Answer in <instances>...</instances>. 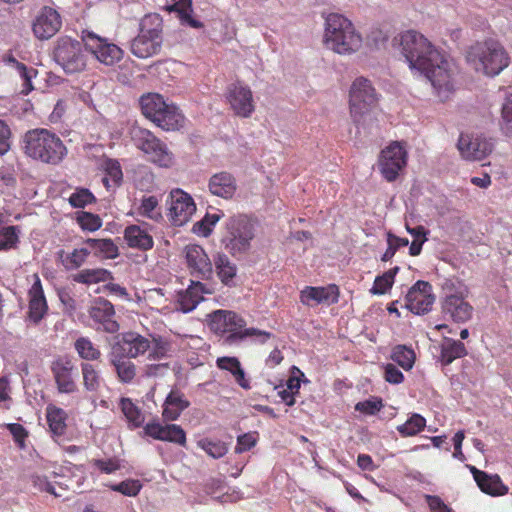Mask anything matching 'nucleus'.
Segmentation results:
<instances>
[{
  "mask_svg": "<svg viewBox=\"0 0 512 512\" xmlns=\"http://www.w3.org/2000/svg\"><path fill=\"white\" fill-rule=\"evenodd\" d=\"M395 41L398 42L409 67L425 75L440 100L448 99L454 91V65L417 31H405Z\"/></svg>",
  "mask_w": 512,
  "mask_h": 512,
  "instance_id": "obj_1",
  "label": "nucleus"
},
{
  "mask_svg": "<svg viewBox=\"0 0 512 512\" xmlns=\"http://www.w3.org/2000/svg\"><path fill=\"white\" fill-rule=\"evenodd\" d=\"M210 329L218 335H226L223 339L226 345H237L247 338L255 337L265 343L271 333L257 328H246V321L234 311L216 310L210 315Z\"/></svg>",
  "mask_w": 512,
  "mask_h": 512,
  "instance_id": "obj_2",
  "label": "nucleus"
},
{
  "mask_svg": "<svg viewBox=\"0 0 512 512\" xmlns=\"http://www.w3.org/2000/svg\"><path fill=\"white\" fill-rule=\"evenodd\" d=\"M23 150L28 157L57 165L67 155V148L58 135L48 129L36 128L23 136Z\"/></svg>",
  "mask_w": 512,
  "mask_h": 512,
  "instance_id": "obj_3",
  "label": "nucleus"
},
{
  "mask_svg": "<svg viewBox=\"0 0 512 512\" xmlns=\"http://www.w3.org/2000/svg\"><path fill=\"white\" fill-rule=\"evenodd\" d=\"M467 62L477 72L494 77L500 74L510 63V57L503 45L493 39L477 42L466 53Z\"/></svg>",
  "mask_w": 512,
  "mask_h": 512,
  "instance_id": "obj_4",
  "label": "nucleus"
},
{
  "mask_svg": "<svg viewBox=\"0 0 512 512\" xmlns=\"http://www.w3.org/2000/svg\"><path fill=\"white\" fill-rule=\"evenodd\" d=\"M324 43L326 47L341 55H350L362 45V37L346 17L331 13L326 18Z\"/></svg>",
  "mask_w": 512,
  "mask_h": 512,
  "instance_id": "obj_5",
  "label": "nucleus"
},
{
  "mask_svg": "<svg viewBox=\"0 0 512 512\" xmlns=\"http://www.w3.org/2000/svg\"><path fill=\"white\" fill-rule=\"evenodd\" d=\"M254 236V225L246 216H233L226 222L221 243L232 256H236L251 248Z\"/></svg>",
  "mask_w": 512,
  "mask_h": 512,
  "instance_id": "obj_6",
  "label": "nucleus"
},
{
  "mask_svg": "<svg viewBox=\"0 0 512 512\" xmlns=\"http://www.w3.org/2000/svg\"><path fill=\"white\" fill-rule=\"evenodd\" d=\"M131 137L135 146L140 149L148 161L159 167L169 168L174 164V155L167 145L147 129L134 127Z\"/></svg>",
  "mask_w": 512,
  "mask_h": 512,
  "instance_id": "obj_7",
  "label": "nucleus"
},
{
  "mask_svg": "<svg viewBox=\"0 0 512 512\" xmlns=\"http://www.w3.org/2000/svg\"><path fill=\"white\" fill-rule=\"evenodd\" d=\"M378 97L371 82L363 77L356 78L349 91L350 115L355 124H360L377 106Z\"/></svg>",
  "mask_w": 512,
  "mask_h": 512,
  "instance_id": "obj_8",
  "label": "nucleus"
},
{
  "mask_svg": "<svg viewBox=\"0 0 512 512\" xmlns=\"http://www.w3.org/2000/svg\"><path fill=\"white\" fill-rule=\"evenodd\" d=\"M54 59L67 73L80 72L87 65V56L82 52L80 42L69 37L58 40Z\"/></svg>",
  "mask_w": 512,
  "mask_h": 512,
  "instance_id": "obj_9",
  "label": "nucleus"
},
{
  "mask_svg": "<svg viewBox=\"0 0 512 512\" xmlns=\"http://www.w3.org/2000/svg\"><path fill=\"white\" fill-rule=\"evenodd\" d=\"M445 296L441 301L442 313L456 323L467 322L473 313V307L465 300L463 291L454 289L452 283L443 286Z\"/></svg>",
  "mask_w": 512,
  "mask_h": 512,
  "instance_id": "obj_10",
  "label": "nucleus"
},
{
  "mask_svg": "<svg viewBox=\"0 0 512 512\" xmlns=\"http://www.w3.org/2000/svg\"><path fill=\"white\" fill-rule=\"evenodd\" d=\"M407 152L399 142H394L381 151L379 169L383 177L392 182L406 166Z\"/></svg>",
  "mask_w": 512,
  "mask_h": 512,
  "instance_id": "obj_11",
  "label": "nucleus"
},
{
  "mask_svg": "<svg viewBox=\"0 0 512 512\" xmlns=\"http://www.w3.org/2000/svg\"><path fill=\"white\" fill-rule=\"evenodd\" d=\"M112 345L113 356L137 358L151 349V340L137 332H125L116 336Z\"/></svg>",
  "mask_w": 512,
  "mask_h": 512,
  "instance_id": "obj_12",
  "label": "nucleus"
},
{
  "mask_svg": "<svg viewBox=\"0 0 512 512\" xmlns=\"http://www.w3.org/2000/svg\"><path fill=\"white\" fill-rule=\"evenodd\" d=\"M184 255L191 276L200 280H209L212 278L213 264L200 245H187L184 248Z\"/></svg>",
  "mask_w": 512,
  "mask_h": 512,
  "instance_id": "obj_13",
  "label": "nucleus"
},
{
  "mask_svg": "<svg viewBox=\"0 0 512 512\" xmlns=\"http://www.w3.org/2000/svg\"><path fill=\"white\" fill-rule=\"evenodd\" d=\"M405 301V307L412 313L417 315L427 313L435 301L432 286L426 281H417L407 292Z\"/></svg>",
  "mask_w": 512,
  "mask_h": 512,
  "instance_id": "obj_14",
  "label": "nucleus"
},
{
  "mask_svg": "<svg viewBox=\"0 0 512 512\" xmlns=\"http://www.w3.org/2000/svg\"><path fill=\"white\" fill-rule=\"evenodd\" d=\"M226 99L235 115L248 118L254 111L251 89L241 82L232 83L227 88Z\"/></svg>",
  "mask_w": 512,
  "mask_h": 512,
  "instance_id": "obj_15",
  "label": "nucleus"
},
{
  "mask_svg": "<svg viewBox=\"0 0 512 512\" xmlns=\"http://www.w3.org/2000/svg\"><path fill=\"white\" fill-rule=\"evenodd\" d=\"M195 210L196 206L190 195L180 189L170 193L169 217L174 226L187 223Z\"/></svg>",
  "mask_w": 512,
  "mask_h": 512,
  "instance_id": "obj_16",
  "label": "nucleus"
},
{
  "mask_svg": "<svg viewBox=\"0 0 512 512\" xmlns=\"http://www.w3.org/2000/svg\"><path fill=\"white\" fill-rule=\"evenodd\" d=\"M61 26L60 14L51 7H44L33 21L32 30L36 38L46 40L53 37Z\"/></svg>",
  "mask_w": 512,
  "mask_h": 512,
  "instance_id": "obj_17",
  "label": "nucleus"
},
{
  "mask_svg": "<svg viewBox=\"0 0 512 512\" xmlns=\"http://www.w3.org/2000/svg\"><path fill=\"white\" fill-rule=\"evenodd\" d=\"M457 146L461 155L467 160H481L493 150V144L480 136L461 135Z\"/></svg>",
  "mask_w": 512,
  "mask_h": 512,
  "instance_id": "obj_18",
  "label": "nucleus"
},
{
  "mask_svg": "<svg viewBox=\"0 0 512 512\" xmlns=\"http://www.w3.org/2000/svg\"><path fill=\"white\" fill-rule=\"evenodd\" d=\"M57 388L61 393H73L76 384L73 377L74 365L68 357L56 359L51 366Z\"/></svg>",
  "mask_w": 512,
  "mask_h": 512,
  "instance_id": "obj_19",
  "label": "nucleus"
},
{
  "mask_svg": "<svg viewBox=\"0 0 512 512\" xmlns=\"http://www.w3.org/2000/svg\"><path fill=\"white\" fill-rule=\"evenodd\" d=\"M28 296L29 305L27 321L36 325L45 317L48 310V305L44 296L41 281L36 275L35 282L29 289Z\"/></svg>",
  "mask_w": 512,
  "mask_h": 512,
  "instance_id": "obj_20",
  "label": "nucleus"
},
{
  "mask_svg": "<svg viewBox=\"0 0 512 512\" xmlns=\"http://www.w3.org/2000/svg\"><path fill=\"white\" fill-rule=\"evenodd\" d=\"M339 291L336 285L328 287H306L300 293V301L304 305H313L320 303H336L338 301Z\"/></svg>",
  "mask_w": 512,
  "mask_h": 512,
  "instance_id": "obj_21",
  "label": "nucleus"
},
{
  "mask_svg": "<svg viewBox=\"0 0 512 512\" xmlns=\"http://www.w3.org/2000/svg\"><path fill=\"white\" fill-rule=\"evenodd\" d=\"M208 188L214 196L227 200L231 199L236 193L237 181L232 174L222 171L210 177Z\"/></svg>",
  "mask_w": 512,
  "mask_h": 512,
  "instance_id": "obj_22",
  "label": "nucleus"
},
{
  "mask_svg": "<svg viewBox=\"0 0 512 512\" xmlns=\"http://www.w3.org/2000/svg\"><path fill=\"white\" fill-rule=\"evenodd\" d=\"M99 165L104 174L101 182L108 192H114L123 180V172L119 161L103 155L99 160Z\"/></svg>",
  "mask_w": 512,
  "mask_h": 512,
  "instance_id": "obj_23",
  "label": "nucleus"
},
{
  "mask_svg": "<svg viewBox=\"0 0 512 512\" xmlns=\"http://www.w3.org/2000/svg\"><path fill=\"white\" fill-rule=\"evenodd\" d=\"M2 62L18 74L22 80L21 93L28 95L34 89L32 80L37 76V70L19 62L11 53L4 54L2 56Z\"/></svg>",
  "mask_w": 512,
  "mask_h": 512,
  "instance_id": "obj_24",
  "label": "nucleus"
},
{
  "mask_svg": "<svg viewBox=\"0 0 512 512\" xmlns=\"http://www.w3.org/2000/svg\"><path fill=\"white\" fill-rule=\"evenodd\" d=\"M162 43L163 42L153 37L138 33V35L131 41L130 51L137 58L147 59L160 52Z\"/></svg>",
  "mask_w": 512,
  "mask_h": 512,
  "instance_id": "obj_25",
  "label": "nucleus"
},
{
  "mask_svg": "<svg viewBox=\"0 0 512 512\" xmlns=\"http://www.w3.org/2000/svg\"><path fill=\"white\" fill-rule=\"evenodd\" d=\"M211 290L200 281H191L185 292L179 295V304L183 312L192 311L204 298V294H210Z\"/></svg>",
  "mask_w": 512,
  "mask_h": 512,
  "instance_id": "obj_26",
  "label": "nucleus"
},
{
  "mask_svg": "<svg viewBox=\"0 0 512 512\" xmlns=\"http://www.w3.org/2000/svg\"><path fill=\"white\" fill-rule=\"evenodd\" d=\"M189 405L190 402L184 397L181 391L177 389L171 390L164 402L163 418L167 421L177 420Z\"/></svg>",
  "mask_w": 512,
  "mask_h": 512,
  "instance_id": "obj_27",
  "label": "nucleus"
},
{
  "mask_svg": "<svg viewBox=\"0 0 512 512\" xmlns=\"http://www.w3.org/2000/svg\"><path fill=\"white\" fill-rule=\"evenodd\" d=\"M154 123L165 131H175L183 126L184 116L178 107L167 103Z\"/></svg>",
  "mask_w": 512,
  "mask_h": 512,
  "instance_id": "obj_28",
  "label": "nucleus"
},
{
  "mask_svg": "<svg viewBox=\"0 0 512 512\" xmlns=\"http://www.w3.org/2000/svg\"><path fill=\"white\" fill-rule=\"evenodd\" d=\"M213 262L220 281L226 286H235L237 267L229 257L224 253H217Z\"/></svg>",
  "mask_w": 512,
  "mask_h": 512,
  "instance_id": "obj_29",
  "label": "nucleus"
},
{
  "mask_svg": "<svg viewBox=\"0 0 512 512\" xmlns=\"http://www.w3.org/2000/svg\"><path fill=\"white\" fill-rule=\"evenodd\" d=\"M124 238L129 247L140 250H149L154 243L152 236L137 225L128 226L125 229Z\"/></svg>",
  "mask_w": 512,
  "mask_h": 512,
  "instance_id": "obj_30",
  "label": "nucleus"
},
{
  "mask_svg": "<svg viewBox=\"0 0 512 512\" xmlns=\"http://www.w3.org/2000/svg\"><path fill=\"white\" fill-rule=\"evenodd\" d=\"M114 306L108 300L98 297V324L108 333H117L120 326L114 319Z\"/></svg>",
  "mask_w": 512,
  "mask_h": 512,
  "instance_id": "obj_31",
  "label": "nucleus"
},
{
  "mask_svg": "<svg viewBox=\"0 0 512 512\" xmlns=\"http://www.w3.org/2000/svg\"><path fill=\"white\" fill-rule=\"evenodd\" d=\"M123 57V51L114 43H108L106 39L98 36V62L106 66H113Z\"/></svg>",
  "mask_w": 512,
  "mask_h": 512,
  "instance_id": "obj_32",
  "label": "nucleus"
},
{
  "mask_svg": "<svg viewBox=\"0 0 512 512\" xmlns=\"http://www.w3.org/2000/svg\"><path fill=\"white\" fill-rule=\"evenodd\" d=\"M139 33L163 42V20L157 13L145 15L139 25Z\"/></svg>",
  "mask_w": 512,
  "mask_h": 512,
  "instance_id": "obj_33",
  "label": "nucleus"
},
{
  "mask_svg": "<svg viewBox=\"0 0 512 512\" xmlns=\"http://www.w3.org/2000/svg\"><path fill=\"white\" fill-rule=\"evenodd\" d=\"M164 98L156 93H149L140 98V106L143 115L150 119L152 122H155L158 114L161 113L162 109L165 108Z\"/></svg>",
  "mask_w": 512,
  "mask_h": 512,
  "instance_id": "obj_34",
  "label": "nucleus"
},
{
  "mask_svg": "<svg viewBox=\"0 0 512 512\" xmlns=\"http://www.w3.org/2000/svg\"><path fill=\"white\" fill-rule=\"evenodd\" d=\"M120 407L130 429H136L143 426L145 422V415L130 398H121Z\"/></svg>",
  "mask_w": 512,
  "mask_h": 512,
  "instance_id": "obj_35",
  "label": "nucleus"
},
{
  "mask_svg": "<svg viewBox=\"0 0 512 512\" xmlns=\"http://www.w3.org/2000/svg\"><path fill=\"white\" fill-rule=\"evenodd\" d=\"M46 418L49 429L53 436H62L66 430V412L54 405H48L46 408Z\"/></svg>",
  "mask_w": 512,
  "mask_h": 512,
  "instance_id": "obj_36",
  "label": "nucleus"
},
{
  "mask_svg": "<svg viewBox=\"0 0 512 512\" xmlns=\"http://www.w3.org/2000/svg\"><path fill=\"white\" fill-rule=\"evenodd\" d=\"M467 354L465 345L461 341L445 338L441 345V361L444 365L451 364L455 359Z\"/></svg>",
  "mask_w": 512,
  "mask_h": 512,
  "instance_id": "obj_37",
  "label": "nucleus"
},
{
  "mask_svg": "<svg viewBox=\"0 0 512 512\" xmlns=\"http://www.w3.org/2000/svg\"><path fill=\"white\" fill-rule=\"evenodd\" d=\"M173 352V343L169 339L163 336H155L152 338L149 359L161 360L168 358L172 356Z\"/></svg>",
  "mask_w": 512,
  "mask_h": 512,
  "instance_id": "obj_38",
  "label": "nucleus"
},
{
  "mask_svg": "<svg viewBox=\"0 0 512 512\" xmlns=\"http://www.w3.org/2000/svg\"><path fill=\"white\" fill-rule=\"evenodd\" d=\"M482 492L491 496H503L508 492V487L505 486L500 477L495 475L487 474V478L476 482Z\"/></svg>",
  "mask_w": 512,
  "mask_h": 512,
  "instance_id": "obj_39",
  "label": "nucleus"
},
{
  "mask_svg": "<svg viewBox=\"0 0 512 512\" xmlns=\"http://www.w3.org/2000/svg\"><path fill=\"white\" fill-rule=\"evenodd\" d=\"M21 229L19 226L0 227V251H7L17 247Z\"/></svg>",
  "mask_w": 512,
  "mask_h": 512,
  "instance_id": "obj_40",
  "label": "nucleus"
},
{
  "mask_svg": "<svg viewBox=\"0 0 512 512\" xmlns=\"http://www.w3.org/2000/svg\"><path fill=\"white\" fill-rule=\"evenodd\" d=\"M129 359L122 356H114L112 359L119 379L125 383L132 381L136 375V366Z\"/></svg>",
  "mask_w": 512,
  "mask_h": 512,
  "instance_id": "obj_41",
  "label": "nucleus"
},
{
  "mask_svg": "<svg viewBox=\"0 0 512 512\" xmlns=\"http://www.w3.org/2000/svg\"><path fill=\"white\" fill-rule=\"evenodd\" d=\"M391 359L404 370H410L415 362V353L405 345H397L392 350Z\"/></svg>",
  "mask_w": 512,
  "mask_h": 512,
  "instance_id": "obj_42",
  "label": "nucleus"
},
{
  "mask_svg": "<svg viewBox=\"0 0 512 512\" xmlns=\"http://www.w3.org/2000/svg\"><path fill=\"white\" fill-rule=\"evenodd\" d=\"M399 267H394L386 271L383 275L377 276L370 292L374 295L385 294L393 285L395 275L398 273Z\"/></svg>",
  "mask_w": 512,
  "mask_h": 512,
  "instance_id": "obj_43",
  "label": "nucleus"
},
{
  "mask_svg": "<svg viewBox=\"0 0 512 512\" xmlns=\"http://www.w3.org/2000/svg\"><path fill=\"white\" fill-rule=\"evenodd\" d=\"M163 431L160 441L171 442L182 447L186 446V433L181 426L177 424H166L163 427Z\"/></svg>",
  "mask_w": 512,
  "mask_h": 512,
  "instance_id": "obj_44",
  "label": "nucleus"
},
{
  "mask_svg": "<svg viewBox=\"0 0 512 512\" xmlns=\"http://www.w3.org/2000/svg\"><path fill=\"white\" fill-rule=\"evenodd\" d=\"M223 216V212L214 214L207 213L202 220L194 224L193 231L199 235L208 237L211 234L213 227Z\"/></svg>",
  "mask_w": 512,
  "mask_h": 512,
  "instance_id": "obj_45",
  "label": "nucleus"
},
{
  "mask_svg": "<svg viewBox=\"0 0 512 512\" xmlns=\"http://www.w3.org/2000/svg\"><path fill=\"white\" fill-rule=\"evenodd\" d=\"M426 424V420L419 414H413L404 424L397 427L402 436H414L419 433Z\"/></svg>",
  "mask_w": 512,
  "mask_h": 512,
  "instance_id": "obj_46",
  "label": "nucleus"
},
{
  "mask_svg": "<svg viewBox=\"0 0 512 512\" xmlns=\"http://www.w3.org/2000/svg\"><path fill=\"white\" fill-rule=\"evenodd\" d=\"M197 445L214 459L223 457L228 451L225 443L221 441H212L208 438L200 439L197 442Z\"/></svg>",
  "mask_w": 512,
  "mask_h": 512,
  "instance_id": "obj_47",
  "label": "nucleus"
},
{
  "mask_svg": "<svg viewBox=\"0 0 512 512\" xmlns=\"http://www.w3.org/2000/svg\"><path fill=\"white\" fill-rule=\"evenodd\" d=\"M105 485L128 497L137 496L142 488L141 482L137 479H127L115 485Z\"/></svg>",
  "mask_w": 512,
  "mask_h": 512,
  "instance_id": "obj_48",
  "label": "nucleus"
},
{
  "mask_svg": "<svg viewBox=\"0 0 512 512\" xmlns=\"http://www.w3.org/2000/svg\"><path fill=\"white\" fill-rule=\"evenodd\" d=\"M139 213L156 221L162 218L161 212L158 210V199L155 196L144 197L139 207Z\"/></svg>",
  "mask_w": 512,
  "mask_h": 512,
  "instance_id": "obj_49",
  "label": "nucleus"
},
{
  "mask_svg": "<svg viewBox=\"0 0 512 512\" xmlns=\"http://www.w3.org/2000/svg\"><path fill=\"white\" fill-rule=\"evenodd\" d=\"M74 347L80 358L87 361L96 359V348L90 339L79 337L75 341Z\"/></svg>",
  "mask_w": 512,
  "mask_h": 512,
  "instance_id": "obj_50",
  "label": "nucleus"
},
{
  "mask_svg": "<svg viewBox=\"0 0 512 512\" xmlns=\"http://www.w3.org/2000/svg\"><path fill=\"white\" fill-rule=\"evenodd\" d=\"M89 253L90 252L87 248L75 249L72 253L67 254L66 257L62 259V263L68 270L77 269L85 262Z\"/></svg>",
  "mask_w": 512,
  "mask_h": 512,
  "instance_id": "obj_51",
  "label": "nucleus"
},
{
  "mask_svg": "<svg viewBox=\"0 0 512 512\" xmlns=\"http://www.w3.org/2000/svg\"><path fill=\"white\" fill-rule=\"evenodd\" d=\"M387 243H388V248L386 249V251L384 252V254L381 257V260L384 262H387L390 259H392V257L395 255L396 251L400 247L407 246L409 244V241L407 238H401V237H398V236L392 234L391 232H389L387 234Z\"/></svg>",
  "mask_w": 512,
  "mask_h": 512,
  "instance_id": "obj_52",
  "label": "nucleus"
},
{
  "mask_svg": "<svg viewBox=\"0 0 512 512\" xmlns=\"http://www.w3.org/2000/svg\"><path fill=\"white\" fill-rule=\"evenodd\" d=\"M175 6L181 14V19L183 22L187 23L193 28H201L203 26L200 21L193 19L190 15V12H192V0H180L175 4Z\"/></svg>",
  "mask_w": 512,
  "mask_h": 512,
  "instance_id": "obj_53",
  "label": "nucleus"
},
{
  "mask_svg": "<svg viewBox=\"0 0 512 512\" xmlns=\"http://www.w3.org/2000/svg\"><path fill=\"white\" fill-rule=\"evenodd\" d=\"M502 130L506 135H512V93L502 105Z\"/></svg>",
  "mask_w": 512,
  "mask_h": 512,
  "instance_id": "obj_54",
  "label": "nucleus"
},
{
  "mask_svg": "<svg viewBox=\"0 0 512 512\" xmlns=\"http://www.w3.org/2000/svg\"><path fill=\"white\" fill-rule=\"evenodd\" d=\"M383 408V403L381 398H372L362 402H358L355 406V409L359 412L365 413L367 415H374L379 412Z\"/></svg>",
  "mask_w": 512,
  "mask_h": 512,
  "instance_id": "obj_55",
  "label": "nucleus"
},
{
  "mask_svg": "<svg viewBox=\"0 0 512 512\" xmlns=\"http://www.w3.org/2000/svg\"><path fill=\"white\" fill-rule=\"evenodd\" d=\"M83 383L87 391H95L96 389V369L91 363L82 364Z\"/></svg>",
  "mask_w": 512,
  "mask_h": 512,
  "instance_id": "obj_56",
  "label": "nucleus"
},
{
  "mask_svg": "<svg viewBox=\"0 0 512 512\" xmlns=\"http://www.w3.org/2000/svg\"><path fill=\"white\" fill-rule=\"evenodd\" d=\"M93 199L94 196L88 189H80L71 194L69 202L75 208H82Z\"/></svg>",
  "mask_w": 512,
  "mask_h": 512,
  "instance_id": "obj_57",
  "label": "nucleus"
},
{
  "mask_svg": "<svg viewBox=\"0 0 512 512\" xmlns=\"http://www.w3.org/2000/svg\"><path fill=\"white\" fill-rule=\"evenodd\" d=\"M11 147V131L9 126L0 120V155L6 154Z\"/></svg>",
  "mask_w": 512,
  "mask_h": 512,
  "instance_id": "obj_58",
  "label": "nucleus"
},
{
  "mask_svg": "<svg viewBox=\"0 0 512 512\" xmlns=\"http://www.w3.org/2000/svg\"><path fill=\"white\" fill-rule=\"evenodd\" d=\"M98 252L105 258L113 259L118 256V247L110 239H98Z\"/></svg>",
  "mask_w": 512,
  "mask_h": 512,
  "instance_id": "obj_59",
  "label": "nucleus"
},
{
  "mask_svg": "<svg viewBox=\"0 0 512 512\" xmlns=\"http://www.w3.org/2000/svg\"><path fill=\"white\" fill-rule=\"evenodd\" d=\"M9 432L12 434L15 442L18 444L20 448H24V441L27 437V431L25 428L18 423H11L7 425Z\"/></svg>",
  "mask_w": 512,
  "mask_h": 512,
  "instance_id": "obj_60",
  "label": "nucleus"
},
{
  "mask_svg": "<svg viewBox=\"0 0 512 512\" xmlns=\"http://www.w3.org/2000/svg\"><path fill=\"white\" fill-rule=\"evenodd\" d=\"M256 444V438L251 433H246L238 436L237 438V446L235 447V451L237 453H242L244 451L250 450Z\"/></svg>",
  "mask_w": 512,
  "mask_h": 512,
  "instance_id": "obj_61",
  "label": "nucleus"
},
{
  "mask_svg": "<svg viewBox=\"0 0 512 512\" xmlns=\"http://www.w3.org/2000/svg\"><path fill=\"white\" fill-rule=\"evenodd\" d=\"M217 366L229 371L232 375L240 368L241 364L236 357H221L217 359Z\"/></svg>",
  "mask_w": 512,
  "mask_h": 512,
  "instance_id": "obj_62",
  "label": "nucleus"
},
{
  "mask_svg": "<svg viewBox=\"0 0 512 512\" xmlns=\"http://www.w3.org/2000/svg\"><path fill=\"white\" fill-rule=\"evenodd\" d=\"M81 40L84 43L87 51H89L91 54H96V33L92 29H82Z\"/></svg>",
  "mask_w": 512,
  "mask_h": 512,
  "instance_id": "obj_63",
  "label": "nucleus"
},
{
  "mask_svg": "<svg viewBox=\"0 0 512 512\" xmlns=\"http://www.w3.org/2000/svg\"><path fill=\"white\" fill-rule=\"evenodd\" d=\"M384 378L387 382L392 384H400L403 379V373L393 364H387L385 366Z\"/></svg>",
  "mask_w": 512,
  "mask_h": 512,
  "instance_id": "obj_64",
  "label": "nucleus"
}]
</instances>
